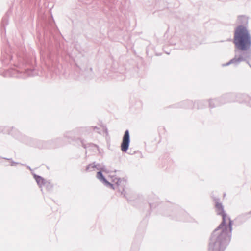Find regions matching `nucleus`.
Instances as JSON below:
<instances>
[{"instance_id":"12","label":"nucleus","mask_w":251,"mask_h":251,"mask_svg":"<svg viewBox=\"0 0 251 251\" xmlns=\"http://www.w3.org/2000/svg\"><path fill=\"white\" fill-rule=\"evenodd\" d=\"M250 212L244 213L237 217L235 220L239 223H242L245 222L250 217Z\"/></svg>"},{"instance_id":"10","label":"nucleus","mask_w":251,"mask_h":251,"mask_svg":"<svg viewBox=\"0 0 251 251\" xmlns=\"http://www.w3.org/2000/svg\"><path fill=\"white\" fill-rule=\"evenodd\" d=\"M97 178L106 187L112 189H115L113 184L110 183L109 181L107 180V179L105 178L101 171H99L97 172Z\"/></svg>"},{"instance_id":"17","label":"nucleus","mask_w":251,"mask_h":251,"mask_svg":"<svg viewBox=\"0 0 251 251\" xmlns=\"http://www.w3.org/2000/svg\"><path fill=\"white\" fill-rule=\"evenodd\" d=\"M48 191H50L53 188V185L50 182L46 181L43 185Z\"/></svg>"},{"instance_id":"19","label":"nucleus","mask_w":251,"mask_h":251,"mask_svg":"<svg viewBox=\"0 0 251 251\" xmlns=\"http://www.w3.org/2000/svg\"><path fill=\"white\" fill-rule=\"evenodd\" d=\"M3 159L11 161V166H14V165H16V164H19V163H18V162H14V161L12 160V159L10 158H7L4 157V158H3Z\"/></svg>"},{"instance_id":"15","label":"nucleus","mask_w":251,"mask_h":251,"mask_svg":"<svg viewBox=\"0 0 251 251\" xmlns=\"http://www.w3.org/2000/svg\"><path fill=\"white\" fill-rule=\"evenodd\" d=\"M100 164H95V162L90 164L86 166V171L88 172H90L94 170L95 169V167H97V166H99Z\"/></svg>"},{"instance_id":"23","label":"nucleus","mask_w":251,"mask_h":251,"mask_svg":"<svg viewBox=\"0 0 251 251\" xmlns=\"http://www.w3.org/2000/svg\"><path fill=\"white\" fill-rule=\"evenodd\" d=\"M149 205L151 209H152L154 207V205L153 203L151 202H149Z\"/></svg>"},{"instance_id":"22","label":"nucleus","mask_w":251,"mask_h":251,"mask_svg":"<svg viewBox=\"0 0 251 251\" xmlns=\"http://www.w3.org/2000/svg\"><path fill=\"white\" fill-rule=\"evenodd\" d=\"M100 171H101V172L102 171H103V172H106L107 171L106 167L104 166H103L102 167H101Z\"/></svg>"},{"instance_id":"21","label":"nucleus","mask_w":251,"mask_h":251,"mask_svg":"<svg viewBox=\"0 0 251 251\" xmlns=\"http://www.w3.org/2000/svg\"><path fill=\"white\" fill-rule=\"evenodd\" d=\"M241 96H243L247 100H250L251 101V98L249 97L248 95H241ZM250 106L251 107V101L250 102Z\"/></svg>"},{"instance_id":"8","label":"nucleus","mask_w":251,"mask_h":251,"mask_svg":"<svg viewBox=\"0 0 251 251\" xmlns=\"http://www.w3.org/2000/svg\"><path fill=\"white\" fill-rule=\"evenodd\" d=\"M215 207L216 209L217 214L221 215L222 216V221L224 219L225 224H226L227 219H230L227 217L226 214L225 212L222 204L220 202L219 199H215Z\"/></svg>"},{"instance_id":"24","label":"nucleus","mask_w":251,"mask_h":251,"mask_svg":"<svg viewBox=\"0 0 251 251\" xmlns=\"http://www.w3.org/2000/svg\"><path fill=\"white\" fill-rule=\"evenodd\" d=\"M101 167V165L100 164L99 166H97V167H95V168L97 169V170H99L100 171Z\"/></svg>"},{"instance_id":"28","label":"nucleus","mask_w":251,"mask_h":251,"mask_svg":"<svg viewBox=\"0 0 251 251\" xmlns=\"http://www.w3.org/2000/svg\"><path fill=\"white\" fill-rule=\"evenodd\" d=\"M95 147H96L97 148H98V146H97V145H95Z\"/></svg>"},{"instance_id":"26","label":"nucleus","mask_w":251,"mask_h":251,"mask_svg":"<svg viewBox=\"0 0 251 251\" xmlns=\"http://www.w3.org/2000/svg\"><path fill=\"white\" fill-rule=\"evenodd\" d=\"M30 144L31 146L34 145V144H32V143H30Z\"/></svg>"},{"instance_id":"3","label":"nucleus","mask_w":251,"mask_h":251,"mask_svg":"<svg viewBox=\"0 0 251 251\" xmlns=\"http://www.w3.org/2000/svg\"><path fill=\"white\" fill-rule=\"evenodd\" d=\"M234 97L235 95L233 94H226L219 98L211 100L209 101L206 100H198L195 102V105H197V108L198 109H202L206 107L207 104L209 105L210 108H212L227 102L233 101L234 100L233 98H234Z\"/></svg>"},{"instance_id":"4","label":"nucleus","mask_w":251,"mask_h":251,"mask_svg":"<svg viewBox=\"0 0 251 251\" xmlns=\"http://www.w3.org/2000/svg\"><path fill=\"white\" fill-rule=\"evenodd\" d=\"M234 57L229 60L226 64H223V66H227L231 64L235 66H238L241 62H246L251 68V65L249 63V60H251V48L247 50H242L237 49L234 50Z\"/></svg>"},{"instance_id":"14","label":"nucleus","mask_w":251,"mask_h":251,"mask_svg":"<svg viewBox=\"0 0 251 251\" xmlns=\"http://www.w3.org/2000/svg\"><path fill=\"white\" fill-rule=\"evenodd\" d=\"M34 178L38 185L41 188L42 186H43L46 180L41 176L36 174L34 175Z\"/></svg>"},{"instance_id":"16","label":"nucleus","mask_w":251,"mask_h":251,"mask_svg":"<svg viewBox=\"0 0 251 251\" xmlns=\"http://www.w3.org/2000/svg\"><path fill=\"white\" fill-rule=\"evenodd\" d=\"M74 135L75 132L74 131H67L64 134V136L68 139L72 138L74 137Z\"/></svg>"},{"instance_id":"18","label":"nucleus","mask_w":251,"mask_h":251,"mask_svg":"<svg viewBox=\"0 0 251 251\" xmlns=\"http://www.w3.org/2000/svg\"><path fill=\"white\" fill-rule=\"evenodd\" d=\"M90 128H92L94 131H96V132L100 134H102V133L100 130V128L97 126H92Z\"/></svg>"},{"instance_id":"20","label":"nucleus","mask_w":251,"mask_h":251,"mask_svg":"<svg viewBox=\"0 0 251 251\" xmlns=\"http://www.w3.org/2000/svg\"><path fill=\"white\" fill-rule=\"evenodd\" d=\"M101 126L102 127V132L103 133H106V135H108V129H107V127H106V126H105L104 125H102Z\"/></svg>"},{"instance_id":"5","label":"nucleus","mask_w":251,"mask_h":251,"mask_svg":"<svg viewBox=\"0 0 251 251\" xmlns=\"http://www.w3.org/2000/svg\"><path fill=\"white\" fill-rule=\"evenodd\" d=\"M61 141V139L60 138H57L53 140H50L48 141H39V144L37 145V147L39 148H54L58 147L59 145L57 143Z\"/></svg>"},{"instance_id":"13","label":"nucleus","mask_w":251,"mask_h":251,"mask_svg":"<svg viewBox=\"0 0 251 251\" xmlns=\"http://www.w3.org/2000/svg\"><path fill=\"white\" fill-rule=\"evenodd\" d=\"M241 95H247L245 94H239L236 96V100L238 101L239 103H245L250 106V102H251L250 100H247L243 96H241Z\"/></svg>"},{"instance_id":"2","label":"nucleus","mask_w":251,"mask_h":251,"mask_svg":"<svg viewBox=\"0 0 251 251\" xmlns=\"http://www.w3.org/2000/svg\"><path fill=\"white\" fill-rule=\"evenodd\" d=\"M233 43L237 49L247 50L251 48V35L246 26L240 25L235 29Z\"/></svg>"},{"instance_id":"9","label":"nucleus","mask_w":251,"mask_h":251,"mask_svg":"<svg viewBox=\"0 0 251 251\" xmlns=\"http://www.w3.org/2000/svg\"><path fill=\"white\" fill-rule=\"evenodd\" d=\"M166 215L168 216H172L173 218L176 220L185 221V220L184 217L187 215V213L181 209H175L172 211V214H166Z\"/></svg>"},{"instance_id":"25","label":"nucleus","mask_w":251,"mask_h":251,"mask_svg":"<svg viewBox=\"0 0 251 251\" xmlns=\"http://www.w3.org/2000/svg\"><path fill=\"white\" fill-rule=\"evenodd\" d=\"M3 131V127L2 126H0V133Z\"/></svg>"},{"instance_id":"11","label":"nucleus","mask_w":251,"mask_h":251,"mask_svg":"<svg viewBox=\"0 0 251 251\" xmlns=\"http://www.w3.org/2000/svg\"><path fill=\"white\" fill-rule=\"evenodd\" d=\"M178 107L191 108L195 105V103L190 100H186L180 103Z\"/></svg>"},{"instance_id":"6","label":"nucleus","mask_w":251,"mask_h":251,"mask_svg":"<svg viewBox=\"0 0 251 251\" xmlns=\"http://www.w3.org/2000/svg\"><path fill=\"white\" fill-rule=\"evenodd\" d=\"M113 182H115L116 184L117 187L118 188L119 191L121 192L122 195L127 199L128 201H129V198L126 196V193L125 190V187L126 184V181L125 179L115 178L113 180Z\"/></svg>"},{"instance_id":"7","label":"nucleus","mask_w":251,"mask_h":251,"mask_svg":"<svg viewBox=\"0 0 251 251\" xmlns=\"http://www.w3.org/2000/svg\"><path fill=\"white\" fill-rule=\"evenodd\" d=\"M130 135L128 130H126L124 133L121 144V150L124 152H126L130 145Z\"/></svg>"},{"instance_id":"27","label":"nucleus","mask_w":251,"mask_h":251,"mask_svg":"<svg viewBox=\"0 0 251 251\" xmlns=\"http://www.w3.org/2000/svg\"><path fill=\"white\" fill-rule=\"evenodd\" d=\"M28 168L29 169H30V170H31V168H30V167L29 166H28Z\"/></svg>"},{"instance_id":"1","label":"nucleus","mask_w":251,"mask_h":251,"mask_svg":"<svg viewBox=\"0 0 251 251\" xmlns=\"http://www.w3.org/2000/svg\"><path fill=\"white\" fill-rule=\"evenodd\" d=\"M232 221L229 219L228 224L224 220L212 232L209 238L208 251H225L231 240Z\"/></svg>"}]
</instances>
